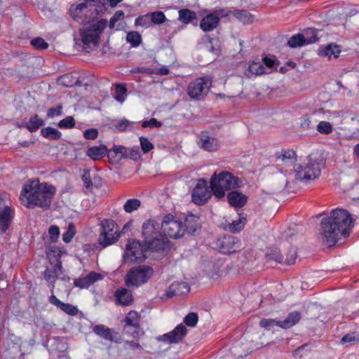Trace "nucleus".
<instances>
[{"label":"nucleus","mask_w":359,"mask_h":359,"mask_svg":"<svg viewBox=\"0 0 359 359\" xmlns=\"http://www.w3.org/2000/svg\"><path fill=\"white\" fill-rule=\"evenodd\" d=\"M352 223L351 215L347 210H333L329 217L323 218L320 222L323 242L328 247L334 245L341 236H348Z\"/></svg>","instance_id":"1"},{"label":"nucleus","mask_w":359,"mask_h":359,"mask_svg":"<svg viewBox=\"0 0 359 359\" xmlns=\"http://www.w3.org/2000/svg\"><path fill=\"white\" fill-rule=\"evenodd\" d=\"M55 187L46 182L40 183L38 179L29 180L25 184L20 194L22 203L29 208L40 207L49 208Z\"/></svg>","instance_id":"2"},{"label":"nucleus","mask_w":359,"mask_h":359,"mask_svg":"<svg viewBox=\"0 0 359 359\" xmlns=\"http://www.w3.org/2000/svg\"><path fill=\"white\" fill-rule=\"evenodd\" d=\"M242 181L227 171L215 172L211 177L210 187L212 194L220 199L224 197L225 191L240 187Z\"/></svg>","instance_id":"3"},{"label":"nucleus","mask_w":359,"mask_h":359,"mask_svg":"<svg viewBox=\"0 0 359 359\" xmlns=\"http://www.w3.org/2000/svg\"><path fill=\"white\" fill-rule=\"evenodd\" d=\"M321 168L320 162L309 159L307 163L298 165L294 169V180L308 184L319 177Z\"/></svg>","instance_id":"4"},{"label":"nucleus","mask_w":359,"mask_h":359,"mask_svg":"<svg viewBox=\"0 0 359 359\" xmlns=\"http://www.w3.org/2000/svg\"><path fill=\"white\" fill-rule=\"evenodd\" d=\"M103 82L109 83L108 80H104L97 83L93 79L87 78V77H80L78 78L76 76H74L72 74H67L60 76L57 79V84L61 87L64 88H72V87H79V88H84L86 90L88 88H102L104 87L102 84Z\"/></svg>","instance_id":"5"},{"label":"nucleus","mask_w":359,"mask_h":359,"mask_svg":"<svg viewBox=\"0 0 359 359\" xmlns=\"http://www.w3.org/2000/svg\"><path fill=\"white\" fill-rule=\"evenodd\" d=\"M154 269L147 265L130 269L126 275L125 282L128 287H138L146 283L153 276Z\"/></svg>","instance_id":"6"},{"label":"nucleus","mask_w":359,"mask_h":359,"mask_svg":"<svg viewBox=\"0 0 359 359\" xmlns=\"http://www.w3.org/2000/svg\"><path fill=\"white\" fill-rule=\"evenodd\" d=\"M147 245H142L137 241H128L123 260L126 263L142 262L147 257Z\"/></svg>","instance_id":"7"},{"label":"nucleus","mask_w":359,"mask_h":359,"mask_svg":"<svg viewBox=\"0 0 359 359\" xmlns=\"http://www.w3.org/2000/svg\"><path fill=\"white\" fill-rule=\"evenodd\" d=\"M161 229L165 233L171 238H179L185 233L182 223L170 215L164 217L161 223Z\"/></svg>","instance_id":"8"},{"label":"nucleus","mask_w":359,"mask_h":359,"mask_svg":"<svg viewBox=\"0 0 359 359\" xmlns=\"http://www.w3.org/2000/svg\"><path fill=\"white\" fill-rule=\"evenodd\" d=\"M105 0H83V1L72 5L69 9V13L72 17L76 21H82L80 14L83 10L87 8L88 6H96L99 8H96L97 12H102L106 10Z\"/></svg>","instance_id":"9"},{"label":"nucleus","mask_w":359,"mask_h":359,"mask_svg":"<svg viewBox=\"0 0 359 359\" xmlns=\"http://www.w3.org/2000/svg\"><path fill=\"white\" fill-rule=\"evenodd\" d=\"M217 246L222 253L231 254L240 251L242 245L240 240L231 235H225L217 241Z\"/></svg>","instance_id":"10"},{"label":"nucleus","mask_w":359,"mask_h":359,"mask_svg":"<svg viewBox=\"0 0 359 359\" xmlns=\"http://www.w3.org/2000/svg\"><path fill=\"white\" fill-rule=\"evenodd\" d=\"M211 192L204 179H200L191 194L192 201L197 205H203L211 197Z\"/></svg>","instance_id":"11"},{"label":"nucleus","mask_w":359,"mask_h":359,"mask_svg":"<svg viewBox=\"0 0 359 359\" xmlns=\"http://www.w3.org/2000/svg\"><path fill=\"white\" fill-rule=\"evenodd\" d=\"M124 321L126 325L123 331L126 333L130 334L133 337L142 334V331L140 329V316L136 311L128 312Z\"/></svg>","instance_id":"12"},{"label":"nucleus","mask_w":359,"mask_h":359,"mask_svg":"<svg viewBox=\"0 0 359 359\" xmlns=\"http://www.w3.org/2000/svg\"><path fill=\"white\" fill-rule=\"evenodd\" d=\"M13 219V210L5 205L3 198L0 196V233H4L8 229Z\"/></svg>","instance_id":"13"},{"label":"nucleus","mask_w":359,"mask_h":359,"mask_svg":"<svg viewBox=\"0 0 359 359\" xmlns=\"http://www.w3.org/2000/svg\"><path fill=\"white\" fill-rule=\"evenodd\" d=\"M80 36L83 48L86 52H89V49L99 43L100 38L97 36V34L93 32V30L88 29H81Z\"/></svg>","instance_id":"14"},{"label":"nucleus","mask_w":359,"mask_h":359,"mask_svg":"<svg viewBox=\"0 0 359 359\" xmlns=\"http://www.w3.org/2000/svg\"><path fill=\"white\" fill-rule=\"evenodd\" d=\"M187 330L183 324L178 325L172 331L161 336L158 339L170 344L178 343L186 336Z\"/></svg>","instance_id":"15"},{"label":"nucleus","mask_w":359,"mask_h":359,"mask_svg":"<svg viewBox=\"0 0 359 359\" xmlns=\"http://www.w3.org/2000/svg\"><path fill=\"white\" fill-rule=\"evenodd\" d=\"M51 252L57 253L55 256V264L53 269H46L44 271V278L50 283H54L57 276H58L59 271L62 270V262L60 260V251L58 250L57 248L54 247L52 248Z\"/></svg>","instance_id":"16"},{"label":"nucleus","mask_w":359,"mask_h":359,"mask_svg":"<svg viewBox=\"0 0 359 359\" xmlns=\"http://www.w3.org/2000/svg\"><path fill=\"white\" fill-rule=\"evenodd\" d=\"M93 331L99 337L115 343L121 341V337L117 332H114L111 329L104 325H96L93 327Z\"/></svg>","instance_id":"17"},{"label":"nucleus","mask_w":359,"mask_h":359,"mask_svg":"<svg viewBox=\"0 0 359 359\" xmlns=\"http://www.w3.org/2000/svg\"><path fill=\"white\" fill-rule=\"evenodd\" d=\"M144 244L147 245V250L151 251H164L168 248V241L161 233L160 236L153 237L151 239L146 241Z\"/></svg>","instance_id":"18"},{"label":"nucleus","mask_w":359,"mask_h":359,"mask_svg":"<svg viewBox=\"0 0 359 359\" xmlns=\"http://www.w3.org/2000/svg\"><path fill=\"white\" fill-rule=\"evenodd\" d=\"M219 24L218 17L210 12L205 15L200 22L201 29L205 32L215 29Z\"/></svg>","instance_id":"19"},{"label":"nucleus","mask_w":359,"mask_h":359,"mask_svg":"<svg viewBox=\"0 0 359 359\" xmlns=\"http://www.w3.org/2000/svg\"><path fill=\"white\" fill-rule=\"evenodd\" d=\"M189 291L190 287L187 283L183 281L174 282L168 287L165 296L170 298L174 296L187 294Z\"/></svg>","instance_id":"20"},{"label":"nucleus","mask_w":359,"mask_h":359,"mask_svg":"<svg viewBox=\"0 0 359 359\" xmlns=\"http://www.w3.org/2000/svg\"><path fill=\"white\" fill-rule=\"evenodd\" d=\"M142 236L144 238V243L155 236H160L158 224L154 220H148L142 226Z\"/></svg>","instance_id":"21"},{"label":"nucleus","mask_w":359,"mask_h":359,"mask_svg":"<svg viewBox=\"0 0 359 359\" xmlns=\"http://www.w3.org/2000/svg\"><path fill=\"white\" fill-rule=\"evenodd\" d=\"M102 276L100 273L91 271L87 276L74 280V284L76 287L81 289L88 288L95 281L102 279Z\"/></svg>","instance_id":"22"},{"label":"nucleus","mask_w":359,"mask_h":359,"mask_svg":"<svg viewBox=\"0 0 359 359\" xmlns=\"http://www.w3.org/2000/svg\"><path fill=\"white\" fill-rule=\"evenodd\" d=\"M226 197L230 205L234 208L243 207L248 201V196L237 190L230 191Z\"/></svg>","instance_id":"23"},{"label":"nucleus","mask_w":359,"mask_h":359,"mask_svg":"<svg viewBox=\"0 0 359 359\" xmlns=\"http://www.w3.org/2000/svg\"><path fill=\"white\" fill-rule=\"evenodd\" d=\"M201 226L200 219L198 217L193 214H189L184 218L183 228L187 233L193 235L198 229H201Z\"/></svg>","instance_id":"24"},{"label":"nucleus","mask_w":359,"mask_h":359,"mask_svg":"<svg viewBox=\"0 0 359 359\" xmlns=\"http://www.w3.org/2000/svg\"><path fill=\"white\" fill-rule=\"evenodd\" d=\"M198 144L201 148L208 151H217L219 147V143L217 139L207 135H201Z\"/></svg>","instance_id":"25"},{"label":"nucleus","mask_w":359,"mask_h":359,"mask_svg":"<svg viewBox=\"0 0 359 359\" xmlns=\"http://www.w3.org/2000/svg\"><path fill=\"white\" fill-rule=\"evenodd\" d=\"M302 318V313L299 311L290 313L284 320H279L278 326L283 329H289L298 323Z\"/></svg>","instance_id":"26"},{"label":"nucleus","mask_w":359,"mask_h":359,"mask_svg":"<svg viewBox=\"0 0 359 359\" xmlns=\"http://www.w3.org/2000/svg\"><path fill=\"white\" fill-rule=\"evenodd\" d=\"M126 147L123 145H114L109 149L108 158L111 163H118L124 158Z\"/></svg>","instance_id":"27"},{"label":"nucleus","mask_w":359,"mask_h":359,"mask_svg":"<svg viewBox=\"0 0 359 359\" xmlns=\"http://www.w3.org/2000/svg\"><path fill=\"white\" fill-rule=\"evenodd\" d=\"M109 149L104 144L93 146L88 149L86 154L94 161L99 160L105 156H108Z\"/></svg>","instance_id":"28"},{"label":"nucleus","mask_w":359,"mask_h":359,"mask_svg":"<svg viewBox=\"0 0 359 359\" xmlns=\"http://www.w3.org/2000/svg\"><path fill=\"white\" fill-rule=\"evenodd\" d=\"M212 87V79L210 76L200 77L191 83L188 90H209Z\"/></svg>","instance_id":"29"},{"label":"nucleus","mask_w":359,"mask_h":359,"mask_svg":"<svg viewBox=\"0 0 359 359\" xmlns=\"http://www.w3.org/2000/svg\"><path fill=\"white\" fill-rule=\"evenodd\" d=\"M118 236V234H117V231H108L102 230L99 237V243L101 245L106 247L115 243Z\"/></svg>","instance_id":"30"},{"label":"nucleus","mask_w":359,"mask_h":359,"mask_svg":"<svg viewBox=\"0 0 359 359\" xmlns=\"http://www.w3.org/2000/svg\"><path fill=\"white\" fill-rule=\"evenodd\" d=\"M247 222L246 217L242 214L238 215V218L229 222L226 226V229L232 233H236L241 231Z\"/></svg>","instance_id":"31"},{"label":"nucleus","mask_w":359,"mask_h":359,"mask_svg":"<svg viewBox=\"0 0 359 359\" xmlns=\"http://www.w3.org/2000/svg\"><path fill=\"white\" fill-rule=\"evenodd\" d=\"M116 297L121 305H130L133 302L131 292L125 288L118 290L116 292Z\"/></svg>","instance_id":"32"},{"label":"nucleus","mask_w":359,"mask_h":359,"mask_svg":"<svg viewBox=\"0 0 359 359\" xmlns=\"http://www.w3.org/2000/svg\"><path fill=\"white\" fill-rule=\"evenodd\" d=\"M178 19L184 24H189L196 19V13L188 8L180 9Z\"/></svg>","instance_id":"33"},{"label":"nucleus","mask_w":359,"mask_h":359,"mask_svg":"<svg viewBox=\"0 0 359 359\" xmlns=\"http://www.w3.org/2000/svg\"><path fill=\"white\" fill-rule=\"evenodd\" d=\"M231 351L236 358H243L250 353V348L243 343L235 344L231 348Z\"/></svg>","instance_id":"34"},{"label":"nucleus","mask_w":359,"mask_h":359,"mask_svg":"<svg viewBox=\"0 0 359 359\" xmlns=\"http://www.w3.org/2000/svg\"><path fill=\"white\" fill-rule=\"evenodd\" d=\"M340 53L339 46L337 45L329 44L324 48L319 50V55L327 56L329 57H337Z\"/></svg>","instance_id":"35"},{"label":"nucleus","mask_w":359,"mask_h":359,"mask_svg":"<svg viewBox=\"0 0 359 359\" xmlns=\"http://www.w3.org/2000/svg\"><path fill=\"white\" fill-rule=\"evenodd\" d=\"M233 15L243 24H250L253 22L252 15L245 10L233 11Z\"/></svg>","instance_id":"36"},{"label":"nucleus","mask_w":359,"mask_h":359,"mask_svg":"<svg viewBox=\"0 0 359 359\" xmlns=\"http://www.w3.org/2000/svg\"><path fill=\"white\" fill-rule=\"evenodd\" d=\"M41 134L43 137L52 140H57L62 136V133L58 130L50 126L42 128Z\"/></svg>","instance_id":"37"},{"label":"nucleus","mask_w":359,"mask_h":359,"mask_svg":"<svg viewBox=\"0 0 359 359\" xmlns=\"http://www.w3.org/2000/svg\"><path fill=\"white\" fill-rule=\"evenodd\" d=\"M263 65L266 69H269L270 71L268 73H270L273 69H277L278 67L280 62L277 59L275 55H265L262 58Z\"/></svg>","instance_id":"38"},{"label":"nucleus","mask_w":359,"mask_h":359,"mask_svg":"<svg viewBox=\"0 0 359 359\" xmlns=\"http://www.w3.org/2000/svg\"><path fill=\"white\" fill-rule=\"evenodd\" d=\"M248 70L252 74L256 76L268 73L266 67L261 62H252L249 64Z\"/></svg>","instance_id":"39"},{"label":"nucleus","mask_w":359,"mask_h":359,"mask_svg":"<svg viewBox=\"0 0 359 359\" xmlns=\"http://www.w3.org/2000/svg\"><path fill=\"white\" fill-rule=\"evenodd\" d=\"M287 45L290 48H297L306 46L303 34H297L292 36L287 41Z\"/></svg>","instance_id":"40"},{"label":"nucleus","mask_w":359,"mask_h":359,"mask_svg":"<svg viewBox=\"0 0 359 359\" xmlns=\"http://www.w3.org/2000/svg\"><path fill=\"white\" fill-rule=\"evenodd\" d=\"M43 123V119L40 118L37 114H35L29 118L26 127L32 133L37 130Z\"/></svg>","instance_id":"41"},{"label":"nucleus","mask_w":359,"mask_h":359,"mask_svg":"<svg viewBox=\"0 0 359 359\" xmlns=\"http://www.w3.org/2000/svg\"><path fill=\"white\" fill-rule=\"evenodd\" d=\"M126 41L132 47H137L142 43V36L137 32H129L126 35Z\"/></svg>","instance_id":"42"},{"label":"nucleus","mask_w":359,"mask_h":359,"mask_svg":"<svg viewBox=\"0 0 359 359\" xmlns=\"http://www.w3.org/2000/svg\"><path fill=\"white\" fill-rule=\"evenodd\" d=\"M277 158L278 159H280L283 162L285 163H292L294 162V160L296 158V154L294 151L293 150H283L280 153V154H276Z\"/></svg>","instance_id":"43"},{"label":"nucleus","mask_w":359,"mask_h":359,"mask_svg":"<svg viewBox=\"0 0 359 359\" xmlns=\"http://www.w3.org/2000/svg\"><path fill=\"white\" fill-rule=\"evenodd\" d=\"M141 205V201L137 198L128 199L123 205V209L126 212L130 213L137 210Z\"/></svg>","instance_id":"44"},{"label":"nucleus","mask_w":359,"mask_h":359,"mask_svg":"<svg viewBox=\"0 0 359 359\" xmlns=\"http://www.w3.org/2000/svg\"><path fill=\"white\" fill-rule=\"evenodd\" d=\"M306 45L313 43L318 40L317 32L313 28H309L303 34Z\"/></svg>","instance_id":"45"},{"label":"nucleus","mask_w":359,"mask_h":359,"mask_svg":"<svg viewBox=\"0 0 359 359\" xmlns=\"http://www.w3.org/2000/svg\"><path fill=\"white\" fill-rule=\"evenodd\" d=\"M151 23L155 25H161L164 23L167 18L162 11H155L149 13Z\"/></svg>","instance_id":"46"},{"label":"nucleus","mask_w":359,"mask_h":359,"mask_svg":"<svg viewBox=\"0 0 359 359\" xmlns=\"http://www.w3.org/2000/svg\"><path fill=\"white\" fill-rule=\"evenodd\" d=\"M107 25V20L102 19L97 21L96 23L91 25L88 29L93 30V32L97 34V36L100 38V34L103 32Z\"/></svg>","instance_id":"47"},{"label":"nucleus","mask_w":359,"mask_h":359,"mask_svg":"<svg viewBox=\"0 0 359 359\" xmlns=\"http://www.w3.org/2000/svg\"><path fill=\"white\" fill-rule=\"evenodd\" d=\"M135 26H140L145 28L149 27L151 26L149 13L137 17L135 20Z\"/></svg>","instance_id":"48"},{"label":"nucleus","mask_w":359,"mask_h":359,"mask_svg":"<svg viewBox=\"0 0 359 359\" xmlns=\"http://www.w3.org/2000/svg\"><path fill=\"white\" fill-rule=\"evenodd\" d=\"M266 259L267 261L274 260L278 263L283 262V257L280 254V252L279 250H272L270 252L267 253L266 255Z\"/></svg>","instance_id":"49"},{"label":"nucleus","mask_w":359,"mask_h":359,"mask_svg":"<svg viewBox=\"0 0 359 359\" xmlns=\"http://www.w3.org/2000/svg\"><path fill=\"white\" fill-rule=\"evenodd\" d=\"M198 317L196 313H189L184 318V323L189 327H195L198 323Z\"/></svg>","instance_id":"50"},{"label":"nucleus","mask_w":359,"mask_h":359,"mask_svg":"<svg viewBox=\"0 0 359 359\" xmlns=\"http://www.w3.org/2000/svg\"><path fill=\"white\" fill-rule=\"evenodd\" d=\"M317 130L320 133L328 135L332 132V126L327 121H320L317 126Z\"/></svg>","instance_id":"51"},{"label":"nucleus","mask_w":359,"mask_h":359,"mask_svg":"<svg viewBox=\"0 0 359 359\" xmlns=\"http://www.w3.org/2000/svg\"><path fill=\"white\" fill-rule=\"evenodd\" d=\"M140 142L141 149L144 154L148 153L154 147V144L148 140V138L144 136H141L140 137Z\"/></svg>","instance_id":"52"},{"label":"nucleus","mask_w":359,"mask_h":359,"mask_svg":"<svg viewBox=\"0 0 359 359\" xmlns=\"http://www.w3.org/2000/svg\"><path fill=\"white\" fill-rule=\"evenodd\" d=\"M30 43L38 50H45L48 48V43L41 37L33 39Z\"/></svg>","instance_id":"53"},{"label":"nucleus","mask_w":359,"mask_h":359,"mask_svg":"<svg viewBox=\"0 0 359 359\" xmlns=\"http://www.w3.org/2000/svg\"><path fill=\"white\" fill-rule=\"evenodd\" d=\"M75 226H74L73 224H69L67 230L62 235V240L64 241V242L67 243H69L72 241L74 236L75 235Z\"/></svg>","instance_id":"54"},{"label":"nucleus","mask_w":359,"mask_h":359,"mask_svg":"<svg viewBox=\"0 0 359 359\" xmlns=\"http://www.w3.org/2000/svg\"><path fill=\"white\" fill-rule=\"evenodd\" d=\"M133 124V122L124 118L121 119L116 124L114 125V127L119 132H124L129 127L132 126Z\"/></svg>","instance_id":"55"},{"label":"nucleus","mask_w":359,"mask_h":359,"mask_svg":"<svg viewBox=\"0 0 359 359\" xmlns=\"http://www.w3.org/2000/svg\"><path fill=\"white\" fill-rule=\"evenodd\" d=\"M75 124L74 118L72 116H67L61 120L57 125L61 128H72L74 127Z\"/></svg>","instance_id":"56"},{"label":"nucleus","mask_w":359,"mask_h":359,"mask_svg":"<svg viewBox=\"0 0 359 359\" xmlns=\"http://www.w3.org/2000/svg\"><path fill=\"white\" fill-rule=\"evenodd\" d=\"M358 341H359V332H356L348 333V334L344 335L341 339V341L343 344L352 343V342Z\"/></svg>","instance_id":"57"},{"label":"nucleus","mask_w":359,"mask_h":359,"mask_svg":"<svg viewBox=\"0 0 359 359\" xmlns=\"http://www.w3.org/2000/svg\"><path fill=\"white\" fill-rule=\"evenodd\" d=\"M116 226L117 225L116 222L112 219H106L102 222V230L104 231H117L116 229H115Z\"/></svg>","instance_id":"58"},{"label":"nucleus","mask_w":359,"mask_h":359,"mask_svg":"<svg viewBox=\"0 0 359 359\" xmlns=\"http://www.w3.org/2000/svg\"><path fill=\"white\" fill-rule=\"evenodd\" d=\"M278 321L275 319H262L259 321V325L263 328L270 330L274 325L278 326Z\"/></svg>","instance_id":"59"},{"label":"nucleus","mask_w":359,"mask_h":359,"mask_svg":"<svg viewBox=\"0 0 359 359\" xmlns=\"http://www.w3.org/2000/svg\"><path fill=\"white\" fill-rule=\"evenodd\" d=\"M82 181L83 182L84 186L86 189H90L93 186L92 178L90 172L88 170H86L81 177Z\"/></svg>","instance_id":"60"},{"label":"nucleus","mask_w":359,"mask_h":359,"mask_svg":"<svg viewBox=\"0 0 359 359\" xmlns=\"http://www.w3.org/2000/svg\"><path fill=\"white\" fill-rule=\"evenodd\" d=\"M48 233L50 235V240L53 242H56L60 235L59 227L55 225L50 226L48 229Z\"/></svg>","instance_id":"61"},{"label":"nucleus","mask_w":359,"mask_h":359,"mask_svg":"<svg viewBox=\"0 0 359 359\" xmlns=\"http://www.w3.org/2000/svg\"><path fill=\"white\" fill-rule=\"evenodd\" d=\"M62 311L69 315H76L77 313V309L72 304L67 303H62L60 308Z\"/></svg>","instance_id":"62"},{"label":"nucleus","mask_w":359,"mask_h":359,"mask_svg":"<svg viewBox=\"0 0 359 359\" xmlns=\"http://www.w3.org/2000/svg\"><path fill=\"white\" fill-rule=\"evenodd\" d=\"M297 257V253L296 248H294V247L291 248L290 250L289 254H288L287 258L285 259V263L288 265L294 264Z\"/></svg>","instance_id":"63"},{"label":"nucleus","mask_w":359,"mask_h":359,"mask_svg":"<svg viewBox=\"0 0 359 359\" xmlns=\"http://www.w3.org/2000/svg\"><path fill=\"white\" fill-rule=\"evenodd\" d=\"M123 16L124 12L123 11H117L109 20V27L111 29H114L115 27L116 22L121 18H123Z\"/></svg>","instance_id":"64"}]
</instances>
